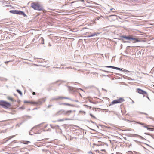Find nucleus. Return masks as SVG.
<instances>
[{
  "instance_id": "obj_1",
  "label": "nucleus",
  "mask_w": 154,
  "mask_h": 154,
  "mask_svg": "<svg viewBox=\"0 0 154 154\" xmlns=\"http://www.w3.org/2000/svg\"><path fill=\"white\" fill-rule=\"evenodd\" d=\"M0 106L5 109L10 108L11 106L9 103L3 100H0Z\"/></svg>"
},
{
  "instance_id": "obj_2",
  "label": "nucleus",
  "mask_w": 154,
  "mask_h": 154,
  "mask_svg": "<svg viewBox=\"0 0 154 154\" xmlns=\"http://www.w3.org/2000/svg\"><path fill=\"white\" fill-rule=\"evenodd\" d=\"M31 7L34 10L38 11H42L44 9L43 8L40 6L38 3H32L31 4Z\"/></svg>"
},
{
  "instance_id": "obj_3",
  "label": "nucleus",
  "mask_w": 154,
  "mask_h": 154,
  "mask_svg": "<svg viewBox=\"0 0 154 154\" xmlns=\"http://www.w3.org/2000/svg\"><path fill=\"white\" fill-rule=\"evenodd\" d=\"M124 101V99L123 97H120L119 99L114 100L112 101L109 105V106H111L115 104L121 103Z\"/></svg>"
},
{
  "instance_id": "obj_4",
  "label": "nucleus",
  "mask_w": 154,
  "mask_h": 154,
  "mask_svg": "<svg viewBox=\"0 0 154 154\" xmlns=\"http://www.w3.org/2000/svg\"><path fill=\"white\" fill-rule=\"evenodd\" d=\"M60 112H61L62 113L64 114H65L67 115H69L72 112V111L71 110H69L67 111H65L64 110H61L59 111L56 114V115H59V113Z\"/></svg>"
},
{
  "instance_id": "obj_5",
  "label": "nucleus",
  "mask_w": 154,
  "mask_h": 154,
  "mask_svg": "<svg viewBox=\"0 0 154 154\" xmlns=\"http://www.w3.org/2000/svg\"><path fill=\"white\" fill-rule=\"evenodd\" d=\"M46 100V99L45 98H42L41 99L38 100L37 102H32V104H35L38 105H41L42 103L45 102Z\"/></svg>"
},
{
  "instance_id": "obj_6",
  "label": "nucleus",
  "mask_w": 154,
  "mask_h": 154,
  "mask_svg": "<svg viewBox=\"0 0 154 154\" xmlns=\"http://www.w3.org/2000/svg\"><path fill=\"white\" fill-rule=\"evenodd\" d=\"M137 91L138 93L140 94L143 95L145 94H147V93L146 91L140 88H137Z\"/></svg>"
},
{
  "instance_id": "obj_7",
  "label": "nucleus",
  "mask_w": 154,
  "mask_h": 154,
  "mask_svg": "<svg viewBox=\"0 0 154 154\" xmlns=\"http://www.w3.org/2000/svg\"><path fill=\"white\" fill-rule=\"evenodd\" d=\"M131 40L134 41L133 43L140 42L141 41L138 38H135L134 36L132 35Z\"/></svg>"
},
{
  "instance_id": "obj_8",
  "label": "nucleus",
  "mask_w": 154,
  "mask_h": 154,
  "mask_svg": "<svg viewBox=\"0 0 154 154\" xmlns=\"http://www.w3.org/2000/svg\"><path fill=\"white\" fill-rule=\"evenodd\" d=\"M132 35L127 36L126 35H122L121 37L127 40H131Z\"/></svg>"
},
{
  "instance_id": "obj_9",
  "label": "nucleus",
  "mask_w": 154,
  "mask_h": 154,
  "mask_svg": "<svg viewBox=\"0 0 154 154\" xmlns=\"http://www.w3.org/2000/svg\"><path fill=\"white\" fill-rule=\"evenodd\" d=\"M20 10H12L9 11V12L14 14H19Z\"/></svg>"
},
{
  "instance_id": "obj_10",
  "label": "nucleus",
  "mask_w": 154,
  "mask_h": 154,
  "mask_svg": "<svg viewBox=\"0 0 154 154\" xmlns=\"http://www.w3.org/2000/svg\"><path fill=\"white\" fill-rule=\"evenodd\" d=\"M100 34V33L98 32H94L93 33L91 34L90 35H89L87 36V37L88 38H90L94 36H95V35H99Z\"/></svg>"
},
{
  "instance_id": "obj_11",
  "label": "nucleus",
  "mask_w": 154,
  "mask_h": 154,
  "mask_svg": "<svg viewBox=\"0 0 154 154\" xmlns=\"http://www.w3.org/2000/svg\"><path fill=\"white\" fill-rule=\"evenodd\" d=\"M115 69H116V70H120V71H122L126 72H129V71L127 70H126V69H123V70H122L121 68H119V67H115Z\"/></svg>"
},
{
  "instance_id": "obj_12",
  "label": "nucleus",
  "mask_w": 154,
  "mask_h": 154,
  "mask_svg": "<svg viewBox=\"0 0 154 154\" xmlns=\"http://www.w3.org/2000/svg\"><path fill=\"white\" fill-rule=\"evenodd\" d=\"M59 97H60V96L53 97L52 98H51V99L50 100V101H52L54 100H57L58 99H60V98Z\"/></svg>"
},
{
  "instance_id": "obj_13",
  "label": "nucleus",
  "mask_w": 154,
  "mask_h": 154,
  "mask_svg": "<svg viewBox=\"0 0 154 154\" xmlns=\"http://www.w3.org/2000/svg\"><path fill=\"white\" fill-rule=\"evenodd\" d=\"M60 105H66L69 106H70L72 107H74L75 106L74 105L71 104H70L66 103H62L60 104Z\"/></svg>"
},
{
  "instance_id": "obj_14",
  "label": "nucleus",
  "mask_w": 154,
  "mask_h": 154,
  "mask_svg": "<svg viewBox=\"0 0 154 154\" xmlns=\"http://www.w3.org/2000/svg\"><path fill=\"white\" fill-rule=\"evenodd\" d=\"M19 14L20 15H22L24 17L27 16L26 14L23 11H20V12H19Z\"/></svg>"
},
{
  "instance_id": "obj_15",
  "label": "nucleus",
  "mask_w": 154,
  "mask_h": 154,
  "mask_svg": "<svg viewBox=\"0 0 154 154\" xmlns=\"http://www.w3.org/2000/svg\"><path fill=\"white\" fill-rule=\"evenodd\" d=\"M143 127L145 128H147V130H149V131H153L154 130V128H149L148 127V126L146 125H143Z\"/></svg>"
},
{
  "instance_id": "obj_16",
  "label": "nucleus",
  "mask_w": 154,
  "mask_h": 154,
  "mask_svg": "<svg viewBox=\"0 0 154 154\" xmlns=\"http://www.w3.org/2000/svg\"><path fill=\"white\" fill-rule=\"evenodd\" d=\"M0 78H1L0 79V81H7L8 80V79L6 78H2L1 77H0Z\"/></svg>"
},
{
  "instance_id": "obj_17",
  "label": "nucleus",
  "mask_w": 154,
  "mask_h": 154,
  "mask_svg": "<svg viewBox=\"0 0 154 154\" xmlns=\"http://www.w3.org/2000/svg\"><path fill=\"white\" fill-rule=\"evenodd\" d=\"M8 99L12 102H16V101L14 100L11 97H8L7 98Z\"/></svg>"
},
{
  "instance_id": "obj_18",
  "label": "nucleus",
  "mask_w": 154,
  "mask_h": 154,
  "mask_svg": "<svg viewBox=\"0 0 154 154\" xmlns=\"http://www.w3.org/2000/svg\"><path fill=\"white\" fill-rule=\"evenodd\" d=\"M60 98V99H68V100H71V99L69 97H59Z\"/></svg>"
},
{
  "instance_id": "obj_19",
  "label": "nucleus",
  "mask_w": 154,
  "mask_h": 154,
  "mask_svg": "<svg viewBox=\"0 0 154 154\" xmlns=\"http://www.w3.org/2000/svg\"><path fill=\"white\" fill-rule=\"evenodd\" d=\"M60 98V99H68V100H71V99L69 97H59Z\"/></svg>"
},
{
  "instance_id": "obj_20",
  "label": "nucleus",
  "mask_w": 154,
  "mask_h": 154,
  "mask_svg": "<svg viewBox=\"0 0 154 154\" xmlns=\"http://www.w3.org/2000/svg\"><path fill=\"white\" fill-rule=\"evenodd\" d=\"M16 91L21 96L22 95V93L20 90L17 89L16 90Z\"/></svg>"
},
{
  "instance_id": "obj_21",
  "label": "nucleus",
  "mask_w": 154,
  "mask_h": 154,
  "mask_svg": "<svg viewBox=\"0 0 154 154\" xmlns=\"http://www.w3.org/2000/svg\"><path fill=\"white\" fill-rule=\"evenodd\" d=\"M105 67H106L107 68H112V69H115V66H106Z\"/></svg>"
},
{
  "instance_id": "obj_22",
  "label": "nucleus",
  "mask_w": 154,
  "mask_h": 154,
  "mask_svg": "<svg viewBox=\"0 0 154 154\" xmlns=\"http://www.w3.org/2000/svg\"><path fill=\"white\" fill-rule=\"evenodd\" d=\"M52 89V86H49L47 88V90L48 91H49L50 90H51Z\"/></svg>"
},
{
  "instance_id": "obj_23",
  "label": "nucleus",
  "mask_w": 154,
  "mask_h": 154,
  "mask_svg": "<svg viewBox=\"0 0 154 154\" xmlns=\"http://www.w3.org/2000/svg\"><path fill=\"white\" fill-rule=\"evenodd\" d=\"M119 40H121V41H122L124 43H126V41H125L124 40V38H119L118 39Z\"/></svg>"
},
{
  "instance_id": "obj_24",
  "label": "nucleus",
  "mask_w": 154,
  "mask_h": 154,
  "mask_svg": "<svg viewBox=\"0 0 154 154\" xmlns=\"http://www.w3.org/2000/svg\"><path fill=\"white\" fill-rule=\"evenodd\" d=\"M136 123H137L138 124H140V125H143V126L145 125L144 123H141V122H136Z\"/></svg>"
},
{
  "instance_id": "obj_25",
  "label": "nucleus",
  "mask_w": 154,
  "mask_h": 154,
  "mask_svg": "<svg viewBox=\"0 0 154 154\" xmlns=\"http://www.w3.org/2000/svg\"><path fill=\"white\" fill-rule=\"evenodd\" d=\"M30 142L28 141H25V142H23V143L24 144H28L29 143H30Z\"/></svg>"
},
{
  "instance_id": "obj_26",
  "label": "nucleus",
  "mask_w": 154,
  "mask_h": 154,
  "mask_svg": "<svg viewBox=\"0 0 154 154\" xmlns=\"http://www.w3.org/2000/svg\"><path fill=\"white\" fill-rule=\"evenodd\" d=\"M109 17H115V19L116 18H116V15H110L109 16Z\"/></svg>"
},
{
  "instance_id": "obj_27",
  "label": "nucleus",
  "mask_w": 154,
  "mask_h": 154,
  "mask_svg": "<svg viewBox=\"0 0 154 154\" xmlns=\"http://www.w3.org/2000/svg\"><path fill=\"white\" fill-rule=\"evenodd\" d=\"M64 120V119H59L57 120V122H61V121H63Z\"/></svg>"
},
{
  "instance_id": "obj_28",
  "label": "nucleus",
  "mask_w": 154,
  "mask_h": 154,
  "mask_svg": "<svg viewBox=\"0 0 154 154\" xmlns=\"http://www.w3.org/2000/svg\"><path fill=\"white\" fill-rule=\"evenodd\" d=\"M90 115L91 117H92L94 119L96 118L95 116H94L93 114H92L91 113H90Z\"/></svg>"
},
{
  "instance_id": "obj_29",
  "label": "nucleus",
  "mask_w": 154,
  "mask_h": 154,
  "mask_svg": "<svg viewBox=\"0 0 154 154\" xmlns=\"http://www.w3.org/2000/svg\"><path fill=\"white\" fill-rule=\"evenodd\" d=\"M142 139V140H146V139L144 138L143 137L140 136V135H139V137H138Z\"/></svg>"
},
{
  "instance_id": "obj_30",
  "label": "nucleus",
  "mask_w": 154,
  "mask_h": 154,
  "mask_svg": "<svg viewBox=\"0 0 154 154\" xmlns=\"http://www.w3.org/2000/svg\"><path fill=\"white\" fill-rule=\"evenodd\" d=\"M43 123H41V124H38V125H37L35 126V127H33V128L31 130V131H31V130H32L34 128H35V127H37V126H40V125H41V124H43Z\"/></svg>"
},
{
  "instance_id": "obj_31",
  "label": "nucleus",
  "mask_w": 154,
  "mask_h": 154,
  "mask_svg": "<svg viewBox=\"0 0 154 154\" xmlns=\"http://www.w3.org/2000/svg\"><path fill=\"white\" fill-rule=\"evenodd\" d=\"M144 134H146V135H149V136H151V137H152V135L150 134L149 133H146V132H145L144 133Z\"/></svg>"
},
{
  "instance_id": "obj_32",
  "label": "nucleus",
  "mask_w": 154,
  "mask_h": 154,
  "mask_svg": "<svg viewBox=\"0 0 154 154\" xmlns=\"http://www.w3.org/2000/svg\"><path fill=\"white\" fill-rule=\"evenodd\" d=\"M60 80H58L57 81H56V82H54L51 83L50 84L51 85H52V84H55L57 83V82H60Z\"/></svg>"
},
{
  "instance_id": "obj_33",
  "label": "nucleus",
  "mask_w": 154,
  "mask_h": 154,
  "mask_svg": "<svg viewBox=\"0 0 154 154\" xmlns=\"http://www.w3.org/2000/svg\"><path fill=\"white\" fill-rule=\"evenodd\" d=\"M19 109H20L22 110H23L25 108L23 106H22L19 108Z\"/></svg>"
},
{
  "instance_id": "obj_34",
  "label": "nucleus",
  "mask_w": 154,
  "mask_h": 154,
  "mask_svg": "<svg viewBox=\"0 0 154 154\" xmlns=\"http://www.w3.org/2000/svg\"><path fill=\"white\" fill-rule=\"evenodd\" d=\"M50 125L51 127L52 128V129H54L55 128V127H54V126H53L51 124H50Z\"/></svg>"
},
{
  "instance_id": "obj_35",
  "label": "nucleus",
  "mask_w": 154,
  "mask_h": 154,
  "mask_svg": "<svg viewBox=\"0 0 154 154\" xmlns=\"http://www.w3.org/2000/svg\"><path fill=\"white\" fill-rule=\"evenodd\" d=\"M32 102H29V101H24V103H32Z\"/></svg>"
},
{
  "instance_id": "obj_36",
  "label": "nucleus",
  "mask_w": 154,
  "mask_h": 154,
  "mask_svg": "<svg viewBox=\"0 0 154 154\" xmlns=\"http://www.w3.org/2000/svg\"><path fill=\"white\" fill-rule=\"evenodd\" d=\"M139 135H137V134H134V137H139Z\"/></svg>"
},
{
  "instance_id": "obj_37",
  "label": "nucleus",
  "mask_w": 154,
  "mask_h": 154,
  "mask_svg": "<svg viewBox=\"0 0 154 154\" xmlns=\"http://www.w3.org/2000/svg\"><path fill=\"white\" fill-rule=\"evenodd\" d=\"M53 105H49L48 106V107H47V108H49L50 107L52 106Z\"/></svg>"
},
{
  "instance_id": "obj_38",
  "label": "nucleus",
  "mask_w": 154,
  "mask_h": 154,
  "mask_svg": "<svg viewBox=\"0 0 154 154\" xmlns=\"http://www.w3.org/2000/svg\"><path fill=\"white\" fill-rule=\"evenodd\" d=\"M14 136H15V135H13L11 136H10V137H9V139H11L13 138V137H14Z\"/></svg>"
},
{
  "instance_id": "obj_39",
  "label": "nucleus",
  "mask_w": 154,
  "mask_h": 154,
  "mask_svg": "<svg viewBox=\"0 0 154 154\" xmlns=\"http://www.w3.org/2000/svg\"><path fill=\"white\" fill-rule=\"evenodd\" d=\"M10 61H10H10H5V62H4V63H5V64H7V63H8V62H10Z\"/></svg>"
},
{
  "instance_id": "obj_40",
  "label": "nucleus",
  "mask_w": 154,
  "mask_h": 154,
  "mask_svg": "<svg viewBox=\"0 0 154 154\" xmlns=\"http://www.w3.org/2000/svg\"><path fill=\"white\" fill-rule=\"evenodd\" d=\"M90 122H91V123H92L94 124H96V123L95 122H94L93 121H92V120H91V121H90Z\"/></svg>"
},
{
  "instance_id": "obj_41",
  "label": "nucleus",
  "mask_w": 154,
  "mask_h": 154,
  "mask_svg": "<svg viewBox=\"0 0 154 154\" xmlns=\"http://www.w3.org/2000/svg\"><path fill=\"white\" fill-rule=\"evenodd\" d=\"M42 41H43V42L42 43V44H44V39L42 38Z\"/></svg>"
},
{
  "instance_id": "obj_42",
  "label": "nucleus",
  "mask_w": 154,
  "mask_h": 154,
  "mask_svg": "<svg viewBox=\"0 0 154 154\" xmlns=\"http://www.w3.org/2000/svg\"><path fill=\"white\" fill-rule=\"evenodd\" d=\"M102 17V16H101V17H96V19L97 20H99V19L100 18V17Z\"/></svg>"
},
{
  "instance_id": "obj_43",
  "label": "nucleus",
  "mask_w": 154,
  "mask_h": 154,
  "mask_svg": "<svg viewBox=\"0 0 154 154\" xmlns=\"http://www.w3.org/2000/svg\"><path fill=\"white\" fill-rule=\"evenodd\" d=\"M102 71H104V72H107V73H109L110 72H109V71H106V70H102Z\"/></svg>"
},
{
  "instance_id": "obj_44",
  "label": "nucleus",
  "mask_w": 154,
  "mask_h": 154,
  "mask_svg": "<svg viewBox=\"0 0 154 154\" xmlns=\"http://www.w3.org/2000/svg\"><path fill=\"white\" fill-rule=\"evenodd\" d=\"M64 119V120H70V119H68V118H65V119Z\"/></svg>"
},
{
  "instance_id": "obj_45",
  "label": "nucleus",
  "mask_w": 154,
  "mask_h": 154,
  "mask_svg": "<svg viewBox=\"0 0 154 154\" xmlns=\"http://www.w3.org/2000/svg\"><path fill=\"white\" fill-rule=\"evenodd\" d=\"M101 151L104 152H106V150L105 149H102L101 150Z\"/></svg>"
},
{
  "instance_id": "obj_46",
  "label": "nucleus",
  "mask_w": 154,
  "mask_h": 154,
  "mask_svg": "<svg viewBox=\"0 0 154 154\" xmlns=\"http://www.w3.org/2000/svg\"><path fill=\"white\" fill-rule=\"evenodd\" d=\"M36 94V93H35V92H32V94L33 95H35Z\"/></svg>"
},
{
  "instance_id": "obj_47",
  "label": "nucleus",
  "mask_w": 154,
  "mask_h": 154,
  "mask_svg": "<svg viewBox=\"0 0 154 154\" xmlns=\"http://www.w3.org/2000/svg\"><path fill=\"white\" fill-rule=\"evenodd\" d=\"M84 106L85 107H89V106H88V105H84Z\"/></svg>"
},
{
  "instance_id": "obj_48",
  "label": "nucleus",
  "mask_w": 154,
  "mask_h": 154,
  "mask_svg": "<svg viewBox=\"0 0 154 154\" xmlns=\"http://www.w3.org/2000/svg\"><path fill=\"white\" fill-rule=\"evenodd\" d=\"M134 140V141H135V142H137H137H138V141H137V140Z\"/></svg>"
},
{
  "instance_id": "obj_49",
  "label": "nucleus",
  "mask_w": 154,
  "mask_h": 154,
  "mask_svg": "<svg viewBox=\"0 0 154 154\" xmlns=\"http://www.w3.org/2000/svg\"><path fill=\"white\" fill-rule=\"evenodd\" d=\"M88 153H91L92 154H93V153H92V152L91 151H89V152H88Z\"/></svg>"
},
{
  "instance_id": "obj_50",
  "label": "nucleus",
  "mask_w": 154,
  "mask_h": 154,
  "mask_svg": "<svg viewBox=\"0 0 154 154\" xmlns=\"http://www.w3.org/2000/svg\"><path fill=\"white\" fill-rule=\"evenodd\" d=\"M47 126H48V124H47L46 125H45V126H44V128H46Z\"/></svg>"
},
{
  "instance_id": "obj_51",
  "label": "nucleus",
  "mask_w": 154,
  "mask_h": 154,
  "mask_svg": "<svg viewBox=\"0 0 154 154\" xmlns=\"http://www.w3.org/2000/svg\"><path fill=\"white\" fill-rule=\"evenodd\" d=\"M120 47L121 49L122 48V44L121 45Z\"/></svg>"
},
{
  "instance_id": "obj_52",
  "label": "nucleus",
  "mask_w": 154,
  "mask_h": 154,
  "mask_svg": "<svg viewBox=\"0 0 154 154\" xmlns=\"http://www.w3.org/2000/svg\"><path fill=\"white\" fill-rule=\"evenodd\" d=\"M57 122L56 121H52V122L54 123L56 122Z\"/></svg>"
},
{
  "instance_id": "obj_53",
  "label": "nucleus",
  "mask_w": 154,
  "mask_h": 154,
  "mask_svg": "<svg viewBox=\"0 0 154 154\" xmlns=\"http://www.w3.org/2000/svg\"><path fill=\"white\" fill-rule=\"evenodd\" d=\"M29 91L31 92H32V90L31 89H29Z\"/></svg>"
},
{
  "instance_id": "obj_54",
  "label": "nucleus",
  "mask_w": 154,
  "mask_h": 154,
  "mask_svg": "<svg viewBox=\"0 0 154 154\" xmlns=\"http://www.w3.org/2000/svg\"><path fill=\"white\" fill-rule=\"evenodd\" d=\"M143 114L146 115H148V114L146 113H143Z\"/></svg>"
},
{
  "instance_id": "obj_55",
  "label": "nucleus",
  "mask_w": 154,
  "mask_h": 154,
  "mask_svg": "<svg viewBox=\"0 0 154 154\" xmlns=\"http://www.w3.org/2000/svg\"><path fill=\"white\" fill-rule=\"evenodd\" d=\"M29 135H33L32 134H31V132H29Z\"/></svg>"
},
{
  "instance_id": "obj_56",
  "label": "nucleus",
  "mask_w": 154,
  "mask_h": 154,
  "mask_svg": "<svg viewBox=\"0 0 154 154\" xmlns=\"http://www.w3.org/2000/svg\"><path fill=\"white\" fill-rule=\"evenodd\" d=\"M126 43H127H127H130V42L128 41H126Z\"/></svg>"
},
{
  "instance_id": "obj_57",
  "label": "nucleus",
  "mask_w": 154,
  "mask_h": 154,
  "mask_svg": "<svg viewBox=\"0 0 154 154\" xmlns=\"http://www.w3.org/2000/svg\"><path fill=\"white\" fill-rule=\"evenodd\" d=\"M74 101L75 102H79L77 100H74Z\"/></svg>"
},
{
  "instance_id": "obj_58",
  "label": "nucleus",
  "mask_w": 154,
  "mask_h": 154,
  "mask_svg": "<svg viewBox=\"0 0 154 154\" xmlns=\"http://www.w3.org/2000/svg\"><path fill=\"white\" fill-rule=\"evenodd\" d=\"M54 68H60V67H54Z\"/></svg>"
},
{
  "instance_id": "obj_59",
  "label": "nucleus",
  "mask_w": 154,
  "mask_h": 154,
  "mask_svg": "<svg viewBox=\"0 0 154 154\" xmlns=\"http://www.w3.org/2000/svg\"><path fill=\"white\" fill-rule=\"evenodd\" d=\"M92 103H93V104H96V103H95V102H92Z\"/></svg>"
},
{
  "instance_id": "obj_60",
  "label": "nucleus",
  "mask_w": 154,
  "mask_h": 154,
  "mask_svg": "<svg viewBox=\"0 0 154 154\" xmlns=\"http://www.w3.org/2000/svg\"><path fill=\"white\" fill-rule=\"evenodd\" d=\"M89 102H90V103H92V102L91 100H89Z\"/></svg>"
},
{
  "instance_id": "obj_61",
  "label": "nucleus",
  "mask_w": 154,
  "mask_h": 154,
  "mask_svg": "<svg viewBox=\"0 0 154 154\" xmlns=\"http://www.w3.org/2000/svg\"><path fill=\"white\" fill-rule=\"evenodd\" d=\"M88 107L89 108V109H91V107L90 106H89Z\"/></svg>"
},
{
  "instance_id": "obj_62",
  "label": "nucleus",
  "mask_w": 154,
  "mask_h": 154,
  "mask_svg": "<svg viewBox=\"0 0 154 154\" xmlns=\"http://www.w3.org/2000/svg\"><path fill=\"white\" fill-rule=\"evenodd\" d=\"M143 113H144V112H140V114H143Z\"/></svg>"
},
{
  "instance_id": "obj_63",
  "label": "nucleus",
  "mask_w": 154,
  "mask_h": 154,
  "mask_svg": "<svg viewBox=\"0 0 154 154\" xmlns=\"http://www.w3.org/2000/svg\"><path fill=\"white\" fill-rule=\"evenodd\" d=\"M102 90H105V91H106V89H103V88H102Z\"/></svg>"
},
{
  "instance_id": "obj_64",
  "label": "nucleus",
  "mask_w": 154,
  "mask_h": 154,
  "mask_svg": "<svg viewBox=\"0 0 154 154\" xmlns=\"http://www.w3.org/2000/svg\"><path fill=\"white\" fill-rule=\"evenodd\" d=\"M82 2H84V0H80Z\"/></svg>"
}]
</instances>
